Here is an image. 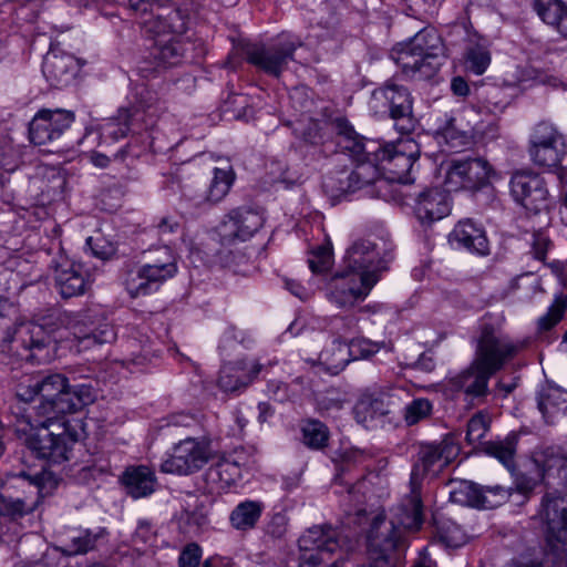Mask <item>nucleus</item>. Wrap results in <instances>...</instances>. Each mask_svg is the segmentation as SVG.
<instances>
[{
	"label": "nucleus",
	"mask_w": 567,
	"mask_h": 567,
	"mask_svg": "<svg viewBox=\"0 0 567 567\" xmlns=\"http://www.w3.org/2000/svg\"><path fill=\"white\" fill-rule=\"evenodd\" d=\"M17 403L11 406L12 422L19 432H30L34 426L62 420L95 400L91 384L69 385L60 373L25 375L16 388Z\"/></svg>",
	"instance_id": "obj_1"
},
{
	"label": "nucleus",
	"mask_w": 567,
	"mask_h": 567,
	"mask_svg": "<svg viewBox=\"0 0 567 567\" xmlns=\"http://www.w3.org/2000/svg\"><path fill=\"white\" fill-rule=\"evenodd\" d=\"M535 462L547 484H550V478H556L557 485L564 489V495L558 489L546 493L539 514L547 526L548 546L554 551H567V454L547 447Z\"/></svg>",
	"instance_id": "obj_2"
},
{
	"label": "nucleus",
	"mask_w": 567,
	"mask_h": 567,
	"mask_svg": "<svg viewBox=\"0 0 567 567\" xmlns=\"http://www.w3.org/2000/svg\"><path fill=\"white\" fill-rule=\"evenodd\" d=\"M391 54L406 76L430 79L441 65L443 43L434 29H423L410 40L398 43Z\"/></svg>",
	"instance_id": "obj_3"
},
{
	"label": "nucleus",
	"mask_w": 567,
	"mask_h": 567,
	"mask_svg": "<svg viewBox=\"0 0 567 567\" xmlns=\"http://www.w3.org/2000/svg\"><path fill=\"white\" fill-rule=\"evenodd\" d=\"M299 567H340L344 543L331 526H313L298 540Z\"/></svg>",
	"instance_id": "obj_4"
},
{
	"label": "nucleus",
	"mask_w": 567,
	"mask_h": 567,
	"mask_svg": "<svg viewBox=\"0 0 567 567\" xmlns=\"http://www.w3.org/2000/svg\"><path fill=\"white\" fill-rule=\"evenodd\" d=\"M13 427L18 435L24 436L27 446L38 457L53 463L66 461L71 445L78 440L76 432L70 431L65 419L53 420L49 424L34 426L27 433L19 432L16 426Z\"/></svg>",
	"instance_id": "obj_5"
},
{
	"label": "nucleus",
	"mask_w": 567,
	"mask_h": 567,
	"mask_svg": "<svg viewBox=\"0 0 567 567\" xmlns=\"http://www.w3.org/2000/svg\"><path fill=\"white\" fill-rule=\"evenodd\" d=\"M142 32L154 39L152 56L158 68L173 66L179 63L183 56V44L178 38L187 30V19L178 9H168L164 11L163 24L159 25L158 32H146L134 14Z\"/></svg>",
	"instance_id": "obj_6"
},
{
	"label": "nucleus",
	"mask_w": 567,
	"mask_h": 567,
	"mask_svg": "<svg viewBox=\"0 0 567 567\" xmlns=\"http://www.w3.org/2000/svg\"><path fill=\"white\" fill-rule=\"evenodd\" d=\"M391 244L380 237L362 238L354 241L346 252L343 262L346 269L358 277L372 276L375 284L379 272L386 268L391 260Z\"/></svg>",
	"instance_id": "obj_7"
},
{
	"label": "nucleus",
	"mask_w": 567,
	"mask_h": 567,
	"mask_svg": "<svg viewBox=\"0 0 567 567\" xmlns=\"http://www.w3.org/2000/svg\"><path fill=\"white\" fill-rule=\"evenodd\" d=\"M158 110V106L143 102L122 106L101 126V137L105 142H117L128 134L152 130L156 125Z\"/></svg>",
	"instance_id": "obj_8"
},
{
	"label": "nucleus",
	"mask_w": 567,
	"mask_h": 567,
	"mask_svg": "<svg viewBox=\"0 0 567 567\" xmlns=\"http://www.w3.org/2000/svg\"><path fill=\"white\" fill-rule=\"evenodd\" d=\"M411 146L415 147L412 141L400 140L395 144L380 142V153L378 152L374 157H371V163L379 171L378 183H382L381 174L392 183L408 184L412 182L410 173L417 155L412 150L406 153Z\"/></svg>",
	"instance_id": "obj_9"
},
{
	"label": "nucleus",
	"mask_w": 567,
	"mask_h": 567,
	"mask_svg": "<svg viewBox=\"0 0 567 567\" xmlns=\"http://www.w3.org/2000/svg\"><path fill=\"white\" fill-rule=\"evenodd\" d=\"M528 155L538 167H557L566 155L563 134L551 123L539 122L529 135Z\"/></svg>",
	"instance_id": "obj_10"
},
{
	"label": "nucleus",
	"mask_w": 567,
	"mask_h": 567,
	"mask_svg": "<svg viewBox=\"0 0 567 567\" xmlns=\"http://www.w3.org/2000/svg\"><path fill=\"white\" fill-rule=\"evenodd\" d=\"M516 351L517 347L508 338L502 336L492 324L483 323L473 362L475 367H481L494 375Z\"/></svg>",
	"instance_id": "obj_11"
},
{
	"label": "nucleus",
	"mask_w": 567,
	"mask_h": 567,
	"mask_svg": "<svg viewBox=\"0 0 567 567\" xmlns=\"http://www.w3.org/2000/svg\"><path fill=\"white\" fill-rule=\"evenodd\" d=\"M372 100L386 103L390 117L399 133L410 134L415 130L417 121L413 114V97L409 89L399 84L395 79H390L373 90Z\"/></svg>",
	"instance_id": "obj_12"
},
{
	"label": "nucleus",
	"mask_w": 567,
	"mask_h": 567,
	"mask_svg": "<svg viewBox=\"0 0 567 567\" xmlns=\"http://www.w3.org/2000/svg\"><path fill=\"white\" fill-rule=\"evenodd\" d=\"M300 42L290 37H280L269 45L250 44L245 49L247 61L268 75L279 78L287 69L289 61Z\"/></svg>",
	"instance_id": "obj_13"
},
{
	"label": "nucleus",
	"mask_w": 567,
	"mask_h": 567,
	"mask_svg": "<svg viewBox=\"0 0 567 567\" xmlns=\"http://www.w3.org/2000/svg\"><path fill=\"white\" fill-rule=\"evenodd\" d=\"M509 194L526 212L539 214L549 207V193L545 179L532 171H517L511 176Z\"/></svg>",
	"instance_id": "obj_14"
},
{
	"label": "nucleus",
	"mask_w": 567,
	"mask_h": 567,
	"mask_svg": "<svg viewBox=\"0 0 567 567\" xmlns=\"http://www.w3.org/2000/svg\"><path fill=\"white\" fill-rule=\"evenodd\" d=\"M493 174L494 171L485 158L452 159L447 165L444 185L447 192L476 190L485 186Z\"/></svg>",
	"instance_id": "obj_15"
},
{
	"label": "nucleus",
	"mask_w": 567,
	"mask_h": 567,
	"mask_svg": "<svg viewBox=\"0 0 567 567\" xmlns=\"http://www.w3.org/2000/svg\"><path fill=\"white\" fill-rule=\"evenodd\" d=\"M209 454V446L204 440L187 436L172 447V453L161 464V471L178 475L193 474L208 462Z\"/></svg>",
	"instance_id": "obj_16"
},
{
	"label": "nucleus",
	"mask_w": 567,
	"mask_h": 567,
	"mask_svg": "<svg viewBox=\"0 0 567 567\" xmlns=\"http://www.w3.org/2000/svg\"><path fill=\"white\" fill-rule=\"evenodd\" d=\"M17 487L27 488L23 497L0 495V516L17 520L32 513L42 498V475L30 476L20 472L16 476Z\"/></svg>",
	"instance_id": "obj_17"
},
{
	"label": "nucleus",
	"mask_w": 567,
	"mask_h": 567,
	"mask_svg": "<svg viewBox=\"0 0 567 567\" xmlns=\"http://www.w3.org/2000/svg\"><path fill=\"white\" fill-rule=\"evenodd\" d=\"M457 454V447L449 441L423 443L419 447L417 461L413 465L410 486L421 488L426 474H436L446 467Z\"/></svg>",
	"instance_id": "obj_18"
},
{
	"label": "nucleus",
	"mask_w": 567,
	"mask_h": 567,
	"mask_svg": "<svg viewBox=\"0 0 567 567\" xmlns=\"http://www.w3.org/2000/svg\"><path fill=\"white\" fill-rule=\"evenodd\" d=\"M66 324L83 349L110 343L116 337L112 324L106 319L94 316L91 311L70 315Z\"/></svg>",
	"instance_id": "obj_19"
},
{
	"label": "nucleus",
	"mask_w": 567,
	"mask_h": 567,
	"mask_svg": "<svg viewBox=\"0 0 567 567\" xmlns=\"http://www.w3.org/2000/svg\"><path fill=\"white\" fill-rule=\"evenodd\" d=\"M379 182V171L372 163H357L352 171L342 169L323 177L322 187L332 197L354 193Z\"/></svg>",
	"instance_id": "obj_20"
},
{
	"label": "nucleus",
	"mask_w": 567,
	"mask_h": 567,
	"mask_svg": "<svg viewBox=\"0 0 567 567\" xmlns=\"http://www.w3.org/2000/svg\"><path fill=\"white\" fill-rule=\"evenodd\" d=\"M74 120V113L69 110H40L29 125L30 141L39 146L54 142L70 128Z\"/></svg>",
	"instance_id": "obj_21"
},
{
	"label": "nucleus",
	"mask_w": 567,
	"mask_h": 567,
	"mask_svg": "<svg viewBox=\"0 0 567 567\" xmlns=\"http://www.w3.org/2000/svg\"><path fill=\"white\" fill-rule=\"evenodd\" d=\"M374 285L375 279L372 276L358 277L346 269L329 282L328 298L340 308L352 307L363 300Z\"/></svg>",
	"instance_id": "obj_22"
},
{
	"label": "nucleus",
	"mask_w": 567,
	"mask_h": 567,
	"mask_svg": "<svg viewBox=\"0 0 567 567\" xmlns=\"http://www.w3.org/2000/svg\"><path fill=\"white\" fill-rule=\"evenodd\" d=\"M235 172L229 164L223 167H215L209 184L205 189L196 192L193 187H186L183 196L194 207L213 206L226 197L235 182Z\"/></svg>",
	"instance_id": "obj_23"
},
{
	"label": "nucleus",
	"mask_w": 567,
	"mask_h": 567,
	"mask_svg": "<svg viewBox=\"0 0 567 567\" xmlns=\"http://www.w3.org/2000/svg\"><path fill=\"white\" fill-rule=\"evenodd\" d=\"M492 377V373L481 367H475L472 361L466 369L450 378L449 384L453 390L463 393L467 404L475 406L486 401L489 394L488 382Z\"/></svg>",
	"instance_id": "obj_24"
},
{
	"label": "nucleus",
	"mask_w": 567,
	"mask_h": 567,
	"mask_svg": "<svg viewBox=\"0 0 567 567\" xmlns=\"http://www.w3.org/2000/svg\"><path fill=\"white\" fill-rule=\"evenodd\" d=\"M175 275L147 262L130 267L124 277V285L132 297L146 296L156 291L166 280Z\"/></svg>",
	"instance_id": "obj_25"
},
{
	"label": "nucleus",
	"mask_w": 567,
	"mask_h": 567,
	"mask_svg": "<svg viewBox=\"0 0 567 567\" xmlns=\"http://www.w3.org/2000/svg\"><path fill=\"white\" fill-rule=\"evenodd\" d=\"M332 125L338 136V145L349 152L357 163L372 162L371 157L380 153V142L360 137L347 118L337 117Z\"/></svg>",
	"instance_id": "obj_26"
},
{
	"label": "nucleus",
	"mask_w": 567,
	"mask_h": 567,
	"mask_svg": "<svg viewBox=\"0 0 567 567\" xmlns=\"http://www.w3.org/2000/svg\"><path fill=\"white\" fill-rule=\"evenodd\" d=\"M264 224L262 216L250 208H236L228 213L224 219L219 234L223 244H230L235 239L250 238Z\"/></svg>",
	"instance_id": "obj_27"
},
{
	"label": "nucleus",
	"mask_w": 567,
	"mask_h": 567,
	"mask_svg": "<svg viewBox=\"0 0 567 567\" xmlns=\"http://www.w3.org/2000/svg\"><path fill=\"white\" fill-rule=\"evenodd\" d=\"M54 281L63 298H72L85 292L89 286L87 272L80 262L60 258L54 264Z\"/></svg>",
	"instance_id": "obj_28"
},
{
	"label": "nucleus",
	"mask_w": 567,
	"mask_h": 567,
	"mask_svg": "<svg viewBox=\"0 0 567 567\" xmlns=\"http://www.w3.org/2000/svg\"><path fill=\"white\" fill-rule=\"evenodd\" d=\"M394 405L393 395L386 391L363 393L354 405L358 423L367 429L377 426V422L391 413Z\"/></svg>",
	"instance_id": "obj_29"
},
{
	"label": "nucleus",
	"mask_w": 567,
	"mask_h": 567,
	"mask_svg": "<svg viewBox=\"0 0 567 567\" xmlns=\"http://www.w3.org/2000/svg\"><path fill=\"white\" fill-rule=\"evenodd\" d=\"M80 70L79 60L66 52L50 50L44 56L42 72L47 81L55 87L69 85Z\"/></svg>",
	"instance_id": "obj_30"
},
{
	"label": "nucleus",
	"mask_w": 567,
	"mask_h": 567,
	"mask_svg": "<svg viewBox=\"0 0 567 567\" xmlns=\"http://www.w3.org/2000/svg\"><path fill=\"white\" fill-rule=\"evenodd\" d=\"M447 188H429L421 192L413 206V213L422 225H431L446 217L451 212Z\"/></svg>",
	"instance_id": "obj_31"
},
{
	"label": "nucleus",
	"mask_w": 567,
	"mask_h": 567,
	"mask_svg": "<svg viewBox=\"0 0 567 567\" xmlns=\"http://www.w3.org/2000/svg\"><path fill=\"white\" fill-rule=\"evenodd\" d=\"M259 362L248 363L245 360L225 363L218 378V386L225 392H236L248 386L261 371Z\"/></svg>",
	"instance_id": "obj_32"
},
{
	"label": "nucleus",
	"mask_w": 567,
	"mask_h": 567,
	"mask_svg": "<svg viewBox=\"0 0 567 567\" xmlns=\"http://www.w3.org/2000/svg\"><path fill=\"white\" fill-rule=\"evenodd\" d=\"M421 488L410 486V494L394 508L390 519L394 526L405 532H416L424 522Z\"/></svg>",
	"instance_id": "obj_33"
},
{
	"label": "nucleus",
	"mask_w": 567,
	"mask_h": 567,
	"mask_svg": "<svg viewBox=\"0 0 567 567\" xmlns=\"http://www.w3.org/2000/svg\"><path fill=\"white\" fill-rule=\"evenodd\" d=\"M452 245L485 256L489 252L488 240L482 228L472 220L460 221L450 235Z\"/></svg>",
	"instance_id": "obj_34"
},
{
	"label": "nucleus",
	"mask_w": 567,
	"mask_h": 567,
	"mask_svg": "<svg viewBox=\"0 0 567 567\" xmlns=\"http://www.w3.org/2000/svg\"><path fill=\"white\" fill-rule=\"evenodd\" d=\"M122 483L128 495L141 498L155 491L156 477L154 472L145 465L128 466L122 475Z\"/></svg>",
	"instance_id": "obj_35"
},
{
	"label": "nucleus",
	"mask_w": 567,
	"mask_h": 567,
	"mask_svg": "<svg viewBox=\"0 0 567 567\" xmlns=\"http://www.w3.org/2000/svg\"><path fill=\"white\" fill-rule=\"evenodd\" d=\"M128 9L136 14L138 22L146 32H158L163 24L164 11L167 8L157 3V0H128Z\"/></svg>",
	"instance_id": "obj_36"
},
{
	"label": "nucleus",
	"mask_w": 567,
	"mask_h": 567,
	"mask_svg": "<svg viewBox=\"0 0 567 567\" xmlns=\"http://www.w3.org/2000/svg\"><path fill=\"white\" fill-rule=\"evenodd\" d=\"M264 509L265 505L262 502L246 499L237 504L230 512L229 523L236 530H250L259 522Z\"/></svg>",
	"instance_id": "obj_37"
},
{
	"label": "nucleus",
	"mask_w": 567,
	"mask_h": 567,
	"mask_svg": "<svg viewBox=\"0 0 567 567\" xmlns=\"http://www.w3.org/2000/svg\"><path fill=\"white\" fill-rule=\"evenodd\" d=\"M30 334L28 339H22L23 347L28 353L23 359L30 362L41 363L50 360L51 339L45 336L41 326L30 324L27 327Z\"/></svg>",
	"instance_id": "obj_38"
},
{
	"label": "nucleus",
	"mask_w": 567,
	"mask_h": 567,
	"mask_svg": "<svg viewBox=\"0 0 567 567\" xmlns=\"http://www.w3.org/2000/svg\"><path fill=\"white\" fill-rule=\"evenodd\" d=\"M535 10L542 20L567 38V3L563 0H535Z\"/></svg>",
	"instance_id": "obj_39"
},
{
	"label": "nucleus",
	"mask_w": 567,
	"mask_h": 567,
	"mask_svg": "<svg viewBox=\"0 0 567 567\" xmlns=\"http://www.w3.org/2000/svg\"><path fill=\"white\" fill-rule=\"evenodd\" d=\"M538 409L549 422L558 413L567 411V391L559 388H549L542 392L538 398Z\"/></svg>",
	"instance_id": "obj_40"
},
{
	"label": "nucleus",
	"mask_w": 567,
	"mask_h": 567,
	"mask_svg": "<svg viewBox=\"0 0 567 567\" xmlns=\"http://www.w3.org/2000/svg\"><path fill=\"white\" fill-rule=\"evenodd\" d=\"M206 476L208 482L218 484L219 488L229 487L241 478L240 470L235 463H231L228 457L212 465Z\"/></svg>",
	"instance_id": "obj_41"
},
{
	"label": "nucleus",
	"mask_w": 567,
	"mask_h": 567,
	"mask_svg": "<svg viewBox=\"0 0 567 567\" xmlns=\"http://www.w3.org/2000/svg\"><path fill=\"white\" fill-rule=\"evenodd\" d=\"M518 443V434L515 432L508 433L504 440L489 442L486 445V453L497 458L506 468L514 467V458Z\"/></svg>",
	"instance_id": "obj_42"
},
{
	"label": "nucleus",
	"mask_w": 567,
	"mask_h": 567,
	"mask_svg": "<svg viewBox=\"0 0 567 567\" xmlns=\"http://www.w3.org/2000/svg\"><path fill=\"white\" fill-rule=\"evenodd\" d=\"M491 52L485 43L470 42L464 53V64L468 72L482 75L491 64Z\"/></svg>",
	"instance_id": "obj_43"
},
{
	"label": "nucleus",
	"mask_w": 567,
	"mask_h": 567,
	"mask_svg": "<svg viewBox=\"0 0 567 567\" xmlns=\"http://www.w3.org/2000/svg\"><path fill=\"white\" fill-rule=\"evenodd\" d=\"M349 344L340 340H333L330 347L323 349L319 354V360L329 369L342 370L349 362Z\"/></svg>",
	"instance_id": "obj_44"
},
{
	"label": "nucleus",
	"mask_w": 567,
	"mask_h": 567,
	"mask_svg": "<svg viewBox=\"0 0 567 567\" xmlns=\"http://www.w3.org/2000/svg\"><path fill=\"white\" fill-rule=\"evenodd\" d=\"M451 499L462 505L483 508L482 485L473 482H461L460 485L451 492Z\"/></svg>",
	"instance_id": "obj_45"
},
{
	"label": "nucleus",
	"mask_w": 567,
	"mask_h": 567,
	"mask_svg": "<svg viewBox=\"0 0 567 567\" xmlns=\"http://www.w3.org/2000/svg\"><path fill=\"white\" fill-rule=\"evenodd\" d=\"M302 442L311 450H321L327 446L329 430L320 421L309 420L302 425Z\"/></svg>",
	"instance_id": "obj_46"
},
{
	"label": "nucleus",
	"mask_w": 567,
	"mask_h": 567,
	"mask_svg": "<svg viewBox=\"0 0 567 567\" xmlns=\"http://www.w3.org/2000/svg\"><path fill=\"white\" fill-rule=\"evenodd\" d=\"M480 103L488 113H502L508 105L506 92L495 85L488 86L480 94Z\"/></svg>",
	"instance_id": "obj_47"
},
{
	"label": "nucleus",
	"mask_w": 567,
	"mask_h": 567,
	"mask_svg": "<svg viewBox=\"0 0 567 567\" xmlns=\"http://www.w3.org/2000/svg\"><path fill=\"white\" fill-rule=\"evenodd\" d=\"M439 539L450 548H457L467 542V535L460 525L454 522H444L437 528Z\"/></svg>",
	"instance_id": "obj_48"
},
{
	"label": "nucleus",
	"mask_w": 567,
	"mask_h": 567,
	"mask_svg": "<svg viewBox=\"0 0 567 567\" xmlns=\"http://www.w3.org/2000/svg\"><path fill=\"white\" fill-rule=\"evenodd\" d=\"M146 262L152 266H158L162 270H167L174 275L177 274V258L168 246H161L151 250Z\"/></svg>",
	"instance_id": "obj_49"
},
{
	"label": "nucleus",
	"mask_w": 567,
	"mask_h": 567,
	"mask_svg": "<svg viewBox=\"0 0 567 567\" xmlns=\"http://www.w3.org/2000/svg\"><path fill=\"white\" fill-rule=\"evenodd\" d=\"M96 537L90 530H81L72 535L63 546L66 555L85 554L95 546Z\"/></svg>",
	"instance_id": "obj_50"
},
{
	"label": "nucleus",
	"mask_w": 567,
	"mask_h": 567,
	"mask_svg": "<svg viewBox=\"0 0 567 567\" xmlns=\"http://www.w3.org/2000/svg\"><path fill=\"white\" fill-rule=\"evenodd\" d=\"M432 410L433 404L430 400L425 398L414 399L404 408V421L408 425H414L429 417Z\"/></svg>",
	"instance_id": "obj_51"
},
{
	"label": "nucleus",
	"mask_w": 567,
	"mask_h": 567,
	"mask_svg": "<svg viewBox=\"0 0 567 567\" xmlns=\"http://www.w3.org/2000/svg\"><path fill=\"white\" fill-rule=\"evenodd\" d=\"M489 427V419L483 412L474 414L468 423L466 431V440L471 444L478 443L486 434Z\"/></svg>",
	"instance_id": "obj_52"
},
{
	"label": "nucleus",
	"mask_w": 567,
	"mask_h": 567,
	"mask_svg": "<svg viewBox=\"0 0 567 567\" xmlns=\"http://www.w3.org/2000/svg\"><path fill=\"white\" fill-rule=\"evenodd\" d=\"M443 138L451 151L460 152L472 144V135L465 131H460L450 124L443 131Z\"/></svg>",
	"instance_id": "obj_53"
},
{
	"label": "nucleus",
	"mask_w": 567,
	"mask_h": 567,
	"mask_svg": "<svg viewBox=\"0 0 567 567\" xmlns=\"http://www.w3.org/2000/svg\"><path fill=\"white\" fill-rule=\"evenodd\" d=\"M483 509H489L503 504L511 495L512 489L501 485L482 486Z\"/></svg>",
	"instance_id": "obj_54"
},
{
	"label": "nucleus",
	"mask_w": 567,
	"mask_h": 567,
	"mask_svg": "<svg viewBox=\"0 0 567 567\" xmlns=\"http://www.w3.org/2000/svg\"><path fill=\"white\" fill-rule=\"evenodd\" d=\"M567 308V300L556 299L549 307L548 311L538 320V326L542 330H549L556 326L563 318Z\"/></svg>",
	"instance_id": "obj_55"
},
{
	"label": "nucleus",
	"mask_w": 567,
	"mask_h": 567,
	"mask_svg": "<svg viewBox=\"0 0 567 567\" xmlns=\"http://www.w3.org/2000/svg\"><path fill=\"white\" fill-rule=\"evenodd\" d=\"M86 244L90 246L93 255L100 259L109 260L116 254V246L105 238H87Z\"/></svg>",
	"instance_id": "obj_56"
},
{
	"label": "nucleus",
	"mask_w": 567,
	"mask_h": 567,
	"mask_svg": "<svg viewBox=\"0 0 567 567\" xmlns=\"http://www.w3.org/2000/svg\"><path fill=\"white\" fill-rule=\"evenodd\" d=\"M203 550L196 543L187 544L178 557V567H198L202 560Z\"/></svg>",
	"instance_id": "obj_57"
},
{
	"label": "nucleus",
	"mask_w": 567,
	"mask_h": 567,
	"mask_svg": "<svg viewBox=\"0 0 567 567\" xmlns=\"http://www.w3.org/2000/svg\"><path fill=\"white\" fill-rule=\"evenodd\" d=\"M309 268L313 274L327 271L331 265V254L324 247H318L308 259Z\"/></svg>",
	"instance_id": "obj_58"
},
{
	"label": "nucleus",
	"mask_w": 567,
	"mask_h": 567,
	"mask_svg": "<svg viewBox=\"0 0 567 567\" xmlns=\"http://www.w3.org/2000/svg\"><path fill=\"white\" fill-rule=\"evenodd\" d=\"M349 351L350 357H353V359L359 358H368L372 354H374L378 351V348L374 343L364 340V339H358V340H351L349 343Z\"/></svg>",
	"instance_id": "obj_59"
},
{
	"label": "nucleus",
	"mask_w": 567,
	"mask_h": 567,
	"mask_svg": "<svg viewBox=\"0 0 567 567\" xmlns=\"http://www.w3.org/2000/svg\"><path fill=\"white\" fill-rule=\"evenodd\" d=\"M551 246V241L549 238L544 234H534L533 235V241H532V254L535 259L539 261H545L547 251L549 247Z\"/></svg>",
	"instance_id": "obj_60"
},
{
	"label": "nucleus",
	"mask_w": 567,
	"mask_h": 567,
	"mask_svg": "<svg viewBox=\"0 0 567 567\" xmlns=\"http://www.w3.org/2000/svg\"><path fill=\"white\" fill-rule=\"evenodd\" d=\"M200 424L199 419L190 413H174L168 417V426L175 427H198Z\"/></svg>",
	"instance_id": "obj_61"
},
{
	"label": "nucleus",
	"mask_w": 567,
	"mask_h": 567,
	"mask_svg": "<svg viewBox=\"0 0 567 567\" xmlns=\"http://www.w3.org/2000/svg\"><path fill=\"white\" fill-rule=\"evenodd\" d=\"M267 532L275 538L284 537L287 532V517L281 513H276L267 526Z\"/></svg>",
	"instance_id": "obj_62"
},
{
	"label": "nucleus",
	"mask_w": 567,
	"mask_h": 567,
	"mask_svg": "<svg viewBox=\"0 0 567 567\" xmlns=\"http://www.w3.org/2000/svg\"><path fill=\"white\" fill-rule=\"evenodd\" d=\"M228 458L238 466L240 475L256 463L254 455L248 454L245 449L236 450Z\"/></svg>",
	"instance_id": "obj_63"
},
{
	"label": "nucleus",
	"mask_w": 567,
	"mask_h": 567,
	"mask_svg": "<svg viewBox=\"0 0 567 567\" xmlns=\"http://www.w3.org/2000/svg\"><path fill=\"white\" fill-rule=\"evenodd\" d=\"M60 558L55 551L45 553L42 558L38 561L29 563L22 567H63L60 566Z\"/></svg>",
	"instance_id": "obj_64"
}]
</instances>
